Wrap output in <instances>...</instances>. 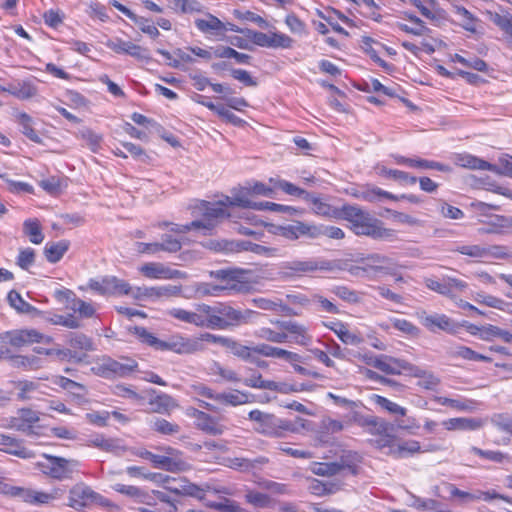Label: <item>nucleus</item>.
Here are the masks:
<instances>
[{
	"label": "nucleus",
	"instance_id": "1",
	"mask_svg": "<svg viewBox=\"0 0 512 512\" xmlns=\"http://www.w3.org/2000/svg\"><path fill=\"white\" fill-rule=\"evenodd\" d=\"M341 217L350 223L357 236H368L376 240H393L396 232L383 226V222L357 205H343Z\"/></svg>",
	"mask_w": 512,
	"mask_h": 512
},
{
	"label": "nucleus",
	"instance_id": "2",
	"mask_svg": "<svg viewBox=\"0 0 512 512\" xmlns=\"http://www.w3.org/2000/svg\"><path fill=\"white\" fill-rule=\"evenodd\" d=\"M207 311L209 312L211 329L220 330L247 324L256 314L253 310L235 309L231 305L222 302L208 305Z\"/></svg>",
	"mask_w": 512,
	"mask_h": 512
},
{
	"label": "nucleus",
	"instance_id": "3",
	"mask_svg": "<svg viewBox=\"0 0 512 512\" xmlns=\"http://www.w3.org/2000/svg\"><path fill=\"white\" fill-rule=\"evenodd\" d=\"M249 420L255 422L254 430L268 437H284L288 432L298 431L295 424L289 420L276 417L274 414L262 412L258 409L252 410L248 414Z\"/></svg>",
	"mask_w": 512,
	"mask_h": 512
},
{
	"label": "nucleus",
	"instance_id": "4",
	"mask_svg": "<svg viewBox=\"0 0 512 512\" xmlns=\"http://www.w3.org/2000/svg\"><path fill=\"white\" fill-rule=\"evenodd\" d=\"M367 364L389 375H419L418 366L399 358L387 355L370 357Z\"/></svg>",
	"mask_w": 512,
	"mask_h": 512
},
{
	"label": "nucleus",
	"instance_id": "5",
	"mask_svg": "<svg viewBox=\"0 0 512 512\" xmlns=\"http://www.w3.org/2000/svg\"><path fill=\"white\" fill-rule=\"evenodd\" d=\"M50 340V337H45L36 329H16L0 334V343L10 344L14 349L33 343L49 342Z\"/></svg>",
	"mask_w": 512,
	"mask_h": 512
},
{
	"label": "nucleus",
	"instance_id": "6",
	"mask_svg": "<svg viewBox=\"0 0 512 512\" xmlns=\"http://www.w3.org/2000/svg\"><path fill=\"white\" fill-rule=\"evenodd\" d=\"M226 205H229L227 198L225 201L218 202L202 201L198 208L203 216V219L197 220L198 222L202 223V225H200V229L212 231L220 220L229 217L230 214L225 209Z\"/></svg>",
	"mask_w": 512,
	"mask_h": 512
},
{
	"label": "nucleus",
	"instance_id": "7",
	"mask_svg": "<svg viewBox=\"0 0 512 512\" xmlns=\"http://www.w3.org/2000/svg\"><path fill=\"white\" fill-rule=\"evenodd\" d=\"M283 268L294 273H312L317 270L331 272L341 269V263L339 260L326 259L294 260L286 262Z\"/></svg>",
	"mask_w": 512,
	"mask_h": 512
},
{
	"label": "nucleus",
	"instance_id": "8",
	"mask_svg": "<svg viewBox=\"0 0 512 512\" xmlns=\"http://www.w3.org/2000/svg\"><path fill=\"white\" fill-rule=\"evenodd\" d=\"M77 461L68 460L62 457L46 456L45 462H39L40 470L47 476L63 480L71 477L72 467L77 466Z\"/></svg>",
	"mask_w": 512,
	"mask_h": 512
},
{
	"label": "nucleus",
	"instance_id": "9",
	"mask_svg": "<svg viewBox=\"0 0 512 512\" xmlns=\"http://www.w3.org/2000/svg\"><path fill=\"white\" fill-rule=\"evenodd\" d=\"M207 308V304H197L194 311H188L182 308H173L169 311V315L181 322L193 324L201 328L211 329Z\"/></svg>",
	"mask_w": 512,
	"mask_h": 512
},
{
	"label": "nucleus",
	"instance_id": "10",
	"mask_svg": "<svg viewBox=\"0 0 512 512\" xmlns=\"http://www.w3.org/2000/svg\"><path fill=\"white\" fill-rule=\"evenodd\" d=\"M416 315L420 323L432 333L444 331L453 334L458 330V325L445 314H428L425 310H420Z\"/></svg>",
	"mask_w": 512,
	"mask_h": 512
},
{
	"label": "nucleus",
	"instance_id": "11",
	"mask_svg": "<svg viewBox=\"0 0 512 512\" xmlns=\"http://www.w3.org/2000/svg\"><path fill=\"white\" fill-rule=\"evenodd\" d=\"M88 287L100 295H129L131 286L115 276H106L101 280L90 279Z\"/></svg>",
	"mask_w": 512,
	"mask_h": 512
},
{
	"label": "nucleus",
	"instance_id": "12",
	"mask_svg": "<svg viewBox=\"0 0 512 512\" xmlns=\"http://www.w3.org/2000/svg\"><path fill=\"white\" fill-rule=\"evenodd\" d=\"M137 362L127 360L125 363L118 362L112 358H104L97 366V374L104 378L126 377L135 371Z\"/></svg>",
	"mask_w": 512,
	"mask_h": 512
},
{
	"label": "nucleus",
	"instance_id": "13",
	"mask_svg": "<svg viewBox=\"0 0 512 512\" xmlns=\"http://www.w3.org/2000/svg\"><path fill=\"white\" fill-rule=\"evenodd\" d=\"M243 275L242 270H219L218 277L223 280H228L225 286H213L211 290H205L204 293L216 295L218 291L230 290L236 293H247L251 286L248 283L241 282L240 278Z\"/></svg>",
	"mask_w": 512,
	"mask_h": 512
},
{
	"label": "nucleus",
	"instance_id": "14",
	"mask_svg": "<svg viewBox=\"0 0 512 512\" xmlns=\"http://www.w3.org/2000/svg\"><path fill=\"white\" fill-rule=\"evenodd\" d=\"M170 350L178 354H192L204 350V345L195 338L174 335L163 341L162 351Z\"/></svg>",
	"mask_w": 512,
	"mask_h": 512
},
{
	"label": "nucleus",
	"instance_id": "15",
	"mask_svg": "<svg viewBox=\"0 0 512 512\" xmlns=\"http://www.w3.org/2000/svg\"><path fill=\"white\" fill-rule=\"evenodd\" d=\"M360 262L367 266L369 273L395 275L399 267L392 258L379 253L369 254L362 258Z\"/></svg>",
	"mask_w": 512,
	"mask_h": 512
},
{
	"label": "nucleus",
	"instance_id": "16",
	"mask_svg": "<svg viewBox=\"0 0 512 512\" xmlns=\"http://www.w3.org/2000/svg\"><path fill=\"white\" fill-rule=\"evenodd\" d=\"M98 500H101V504H106L103 497L88 486L76 485L69 492V506L76 510H81L91 502Z\"/></svg>",
	"mask_w": 512,
	"mask_h": 512
},
{
	"label": "nucleus",
	"instance_id": "17",
	"mask_svg": "<svg viewBox=\"0 0 512 512\" xmlns=\"http://www.w3.org/2000/svg\"><path fill=\"white\" fill-rule=\"evenodd\" d=\"M106 46L117 54H127L141 61H150L149 50L120 38L108 40Z\"/></svg>",
	"mask_w": 512,
	"mask_h": 512
},
{
	"label": "nucleus",
	"instance_id": "18",
	"mask_svg": "<svg viewBox=\"0 0 512 512\" xmlns=\"http://www.w3.org/2000/svg\"><path fill=\"white\" fill-rule=\"evenodd\" d=\"M315 231V224L302 221H294L292 224L278 226L276 228L277 235L291 241L297 240L301 237L314 239Z\"/></svg>",
	"mask_w": 512,
	"mask_h": 512
},
{
	"label": "nucleus",
	"instance_id": "19",
	"mask_svg": "<svg viewBox=\"0 0 512 512\" xmlns=\"http://www.w3.org/2000/svg\"><path fill=\"white\" fill-rule=\"evenodd\" d=\"M59 491V489H54L52 492L47 493L30 488L18 487L15 497L22 499L28 504L38 506L48 504L51 501L58 499L60 495Z\"/></svg>",
	"mask_w": 512,
	"mask_h": 512
},
{
	"label": "nucleus",
	"instance_id": "20",
	"mask_svg": "<svg viewBox=\"0 0 512 512\" xmlns=\"http://www.w3.org/2000/svg\"><path fill=\"white\" fill-rule=\"evenodd\" d=\"M277 325L290 333L295 343L307 346L312 342V336L308 333L307 328L295 321H277Z\"/></svg>",
	"mask_w": 512,
	"mask_h": 512
},
{
	"label": "nucleus",
	"instance_id": "21",
	"mask_svg": "<svg viewBox=\"0 0 512 512\" xmlns=\"http://www.w3.org/2000/svg\"><path fill=\"white\" fill-rule=\"evenodd\" d=\"M353 196L367 202H378L381 201L382 199H389L393 201L399 200L397 195H394L388 191L382 190L381 188L372 185H367L365 187L357 189L353 193Z\"/></svg>",
	"mask_w": 512,
	"mask_h": 512
},
{
	"label": "nucleus",
	"instance_id": "22",
	"mask_svg": "<svg viewBox=\"0 0 512 512\" xmlns=\"http://www.w3.org/2000/svg\"><path fill=\"white\" fill-rule=\"evenodd\" d=\"M253 351H254V353H257L264 357H273V358L284 359L288 362H293V361L300 362L301 361V357L297 353H294V352H291V351H288V350H285V349H282L279 347H274V346H271L268 344H264V343L254 346Z\"/></svg>",
	"mask_w": 512,
	"mask_h": 512
},
{
	"label": "nucleus",
	"instance_id": "23",
	"mask_svg": "<svg viewBox=\"0 0 512 512\" xmlns=\"http://www.w3.org/2000/svg\"><path fill=\"white\" fill-rule=\"evenodd\" d=\"M140 272L152 279H173L180 276V271L165 267L161 263H146L140 267Z\"/></svg>",
	"mask_w": 512,
	"mask_h": 512
},
{
	"label": "nucleus",
	"instance_id": "24",
	"mask_svg": "<svg viewBox=\"0 0 512 512\" xmlns=\"http://www.w3.org/2000/svg\"><path fill=\"white\" fill-rule=\"evenodd\" d=\"M0 445L4 446L3 451L23 459L34 457L33 451L23 446L22 442L11 436L0 434Z\"/></svg>",
	"mask_w": 512,
	"mask_h": 512
},
{
	"label": "nucleus",
	"instance_id": "25",
	"mask_svg": "<svg viewBox=\"0 0 512 512\" xmlns=\"http://www.w3.org/2000/svg\"><path fill=\"white\" fill-rule=\"evenodd\" d=\"M457 166L468 168L472 170H487L491 172H498V167L485 160L479 159L470 154H457L454 158Z\"/></svg>",
	"mask_w": 512,
	"mask_h": 512
},
{
	"label": "nucleus",
	"instance_id": "26",
	"mask_svg": "<svg viewBox=\"0 0 512 512\" xmlns=\"http://www.w3.org/2000/svg\"><path fill=\"white\" fill-rule=\"evenodd\" d=\"M194 417L196 419L197 427L205 433L216 436L221 435L224 432L225 427L211 415L203 411L195 410Z\"/></svg>",
	"mask_w": 512,
	"mask_h": 512
},
{
	"label": "nucleus",
	"instance_id": "27",
	"mask_svg": "<svg viewBox=\"0 0 512 512\" xmlns=\"http://www.w3.org/2000/svg\"><path fill=\"white\" fill-rule=\"evenodd\" d=\"M229 467L239 470L241 472H251L261 469L264 465L269 463V459L265 456H258L254 459L244 457H234L229 460Z\"/></svg>",
	"mask_w": 512,
	"mask_h": 512
},
{
	"label": "nucleus",
	"instance_id": "28",
	"mask_svg": "<svg viewBox=\"0 0 512 512\" xmlns=\"http://www.w3.org/2000/svg\"><path fill=\"white\" fill-rule=\"evenodd\" d=\"M39 421L38 412L30 408H22L18 410V416L11 419V427L25 431Z\"/></svg>",
	"mask_w": 512,
	"mask_h": 512
},
{
	"label": "nucleus",
	"instance_id": "29",
	"mask_svg": "<svg viewBox=\"0 0 512 512\" xmlns=\"http://www.w3.org/2000/svg\"><path fill=\"white\" fill-rule=\"evenodd\" d=\"M230 206H237L242 208H251L258 211L269 210L272 211L273 202L269 201H252L245 194L240 193L230 198L227 197Z\"/></svg>",
	"mask_w": 512,
	"mask_h": 512
},
{
	"label": "nucleus",
	"instance_id": "30",
	"mask_svg": "<svg viewBox=\"0 0 512 512\" xmlns=\"http://www.w3.org/2000/svg\"><path fill=\"white\" fill-rule=\"evenodd\" d=\"M90 442L94 447L114 453L117 456H121L127 450V447L123 446L119 439L105 438L103 435H96Z\"/></svg>",
	"mask_w": 512,
	"mask_h": 512
},
{
	"label": "nucleus",
	"instance_id": "31",
	"mask_svg": "<svg viewBox=\"0 0 512 512\" xmlns=\"http://www.w3.org/2000/svg\"><path fill=\"white\" fill-rule=\"evenodd\" d=\"M442 425L447 430L473 431L479 429L482 425V422L481 420L475 418L458 417L445 420L443 421Z\"/></svg>",
	"mask_w": 512,
	"mask_h": 512
},
{
	"label": "nucleus",
	"instance_id": "32",
	"mask_svg": "<svg viewBox=\"0 0 512 512\" xmlns=\"http://www.w3.org/2000/svg\"><path fill=\"white\" fill-rule=\"evenodd\" d=\"M150 461L156 468L164 469L170 472L182 471L185 469L186 463L180 459L165 455H157L152 453Z\"/></svg>",
	"mask_w": 512,
	"mask_h": 512
},
{
	"label": "nucleus",
	"instance_id": "33",
	"mask_svg": "<svg viewBox=\"0 0 512 512\" xmlns=\"http://www.w3.org/2000/svg\"><path fill=\"white\" fill-rule=\"evenodd\" d=\"M69 241L60 240L58 242H48L44 247V255L48 262H59L69 249Z\"/></svg>",
	"mask_w": 512,
	"mask_h": 512
},
{
	"label": "nucleus",
	"instance_id": "34",
	"mask_svg": "<svg viewBox=\"0 0 512 512\" xmlns=\"http://www.w3.org/2000/svg\"><path fill=\"white\" fill-rule=\"evenodd\" d=\"M195 26L203 33L223 34L226 31V25L212 14H208L207 19H196Z\"/></svg>",
	"mask_w": 512,
	"mask_h": 512
},
{
	"label": "nucleus",
	"instance_id": "35",
	"mask_svg": "<svg viewBox=\"0 0 512 512\" xmlns=\"http://www.w3.org/2000/svg\"><path fill=\"white\" fill-rule=\"evenodd\" d=\"M44 359L35 355H20L18 354L14 360L13 368L22 369L25 371L38 370L44 366Z\"/></svg>",
	"mask_w": 512,
	"mask_h": 512
},
{
	"label": "nucleus",
	"instance_id": "36",
	"mask_svg": "<svg viewBox=\"0 0 512 512\" xmlns=\"http://www.w3.org/2000/svg\"><path fill=\"white\" fill-rule=\"evenodd\" d=\"M346 465L344 461L341 462H329V463H320L315 462L311 466V471L313 474L318 476H333L342 471ZM347 467L351 468V466L347 465Z\"/></svg>",
	"mask_w": 512,
	"mask_h": 512
},
{
	"label": "nucleus",
	"instance_id": "37",
	"mask_svg": "<svg viewBox=\"0 0 512 512\" xmlns=\"http://www.w3.org/2000/svg\"><path fill=\"white\" fill-rule=\"evenodd\" d=\"M16 120L21 127V132L35 143H41L42 140L33 128V119L30 115L25 112H18L16 114Z\"/></svg>",
	"mask_w": 512,
	"mask_h": 512
},
{
	"label": "nucleus",
	"instance_id": "38",
	"mask_svg": "<svg viewBox=\"0 0 512 512\" xmlns=\"http://www.w3.org/2000/svg\"><path fill=\"white\" fill-rule=\"evenodd\" d=\"M215 58H234L239 64H250L252 57L245 53H240L228 46H217L213 48Z\"/></svg>",
	"mask_w": 512,
	"mask_h": 512
},
{
	"label": "nucleus",
	"instance_id": "39",
	"mask_svg": "<svg viewBox=\"0 0 512 512\" xmlns=\"http://www.w3.org/2000/svg\"><path fill=\"white\" fill-rule=\"evenodd\" d=\"M9 305L17 312L23 314H33L38 312L37 308L26 302L20 293L16 290H11L7 295Z\"/></svg>",
	"mask_w": 512,
	"mask_h": 512
},
{
	"label": "nucleus",
	"instance_id": "40",
	"mask_svg": "<svg viewBox=\"0 0 512 512\" xmlns=\"http://www.w3.org/2000/svg\"><path fill=\"white\" fill-rule=\"evenodd\" d=\"M43 385L39 382L35 381H19L17 383V388L19 389V393L17 395V398L21 401L30 400L33 398H36V393H42L41 387Z\"/></svg>",
	"mask_w": 512,
	"mask_h": 512
},
{
	"label": "nucleus",
	"instance_id": "41",
	"mask_svg": "<svg viewBox=\"0 0 512 512\" xmlns=\"http://www.w3.org/2000/svg\"><path fill=\"white\" fill-rule=\"evenodd\" d=\"M7 93L17 97L21 100H26L34 97L37 93V89L30 82H21L15 85H9L6 87Z\"/></svg>",
	"mask_w": 512,
	"mask_h": 512
},
{
	"label": "nucleus",
	"instance_id": "42",
	"mask_svg": "<svg viewBox=\"0 0 512 512\" xmlns=\"http://www.w3.org/2000/svg\"><path fill=\"white\" fill-rule=\"evenodd\" d=\"M269 183L273 184L275 189H280L291 196L301 197L302 199H304L305 196H309L308 191L280 178L271 177Z\"/></svg>",
	"mask_w": 512,
	"mask_h": 512
},
{
	"label": "nucleus",
	"instance_id": "43",
	"mask_svg": "<svg viewBox=\"0 0 512 512\" xmlns=\"http://www.w3.org/2000/svg\"><path fill=\"white\" fill-rule=\"evenodd\" d=\"M224 348L229 350L234 356L244 361L250 360L251 354L254 352L253 347L243 345L231 337H228Z\"/></svg>",
	"mask_w": 512,
	"mask_h": 512
},
{
	"label": "nucleus",
	"instance_id": "44",
	"mask_svg": "<svg viewBox=\"0 0 512 512\" xmlns=\"http://www.w3.org/2000/svg\"><path fill=\"white\" fill-rule=\"evenodd\" d=\"M489 20L499 27L510 39H512V16L486 11Z\"/></svg>",
	"mask_w": 512,
	"mask_h": 512
},
{
	"label": "nucleus",
	"instance_id": "45",
	"mask_svg": "<svg viewBox=\"0 0 512 512\" xmlns=\"http://www.w3.org/2000/svg\"><path fill=\"white\" fill-rule=\"evenodd\" d=\"M420 450L421 446L418 441L408 440L400 444H395V447L391 450V456L394 458H403L418 453Z\"/></svg>",
	"mask_w": 512,
	"mask_h": 512
},
{
	"label": "nucleus",
	"instance_id": "46",
	"mask_svg": "<svg viewBox=\"0 0 512 512\" xmlns=\"http://www.w3.org/2000/svg\"><path fill=\"white\" fill-rule=\"evenodd\" d=\"M378 174L380 176L390 178L395 181L409 185H414L417 182V178L415 176H411L407 172L401 170L388 169L384 166L378 169Z\"/></svg>",
	"mask_w": 512,
	"mask_h": 512
},
{
	"label": "nucleus",
	"instance_id": "47",
	"mask_svg": "<svg viewBox=\"0 0 512 512\" xmlns=\"http://www.w3.org/2000/svg\"><path fill=\"white\" fill-rule=\"evenodd\" d=\"M334 324L336 327H331V330L334 331V333L344 344L358 345L361 343V337L351 333L344 323L337 321Z\"/></svg>",
	"mask_w": 512,
	"mask_h": 512
},
{
	"label": "nucleus",
	"instance_id": "48",
	"mask_svg": "<svg viewBox=\"0 0 512 512\" xmlns=\"http://www.w3.org/2000/svg\"><path fill=\"white\" fill-rule=\"evenodd\" d=\"M396 436L394 430H390L389 433H385L383 436H379L374 439L368 440L369 444L378 450L388 449L385 453L391 456V450L395 447Z\"/></svg>",
	"mask_w": 512,
	"mask_h": 512
},
{
	"label": "nucleus",
	"instance_id": "49",
	"mask_svg": "<svg viewBox=\"0 0 512 512\" xmlns=\"http://www.w3.org/2000/svg\"><path fill=\"white\" fill-rule=\"evenodd\" d=\"M237 244L238 246L235 252L250 251L257 255L274 256L277 251L276 248L266 247L250 241H237Z\"/></svg>",
	"mask_w": 512,
	"mask_h": 512
},
{
	"label": "nucleus",
	"instance_id": "50",
	"mask_svg": "<svg viewBox=\"0 0 512 512\" xmlns=\"http://www.w3.org/2000/svg\"><path fill=\"white\" fill-rule=\"evenodd\" d=\"M24 233L33 244H40L44 239L40 223L37 219H28L23 223Z\"/></svg>",
	"mask_w": 512,
	"mask_h": 512
},
{
	"label": "nucleus",
	"instance_id": "51",
	"mask_svg": "<svg viewBox=\"0 0 512 512\" xmlns=\"http://www.w3.org/2000/svg\"><path fill=\"white\" fill-rule=\"evenodd\" d=\"M217 402L230 406L242 405L248 402V394L240 391L218 393Z\"/></svg>",
	"mask_w": 512,
	"mask_h": 512
},
{
	"label": "nucleus",
	"instance_id": "52",
	"mask_svg": "<svg viewBox=\"0 0 512 512\" xmlns=\"http://www.w3.org/2000/svg\"><path fill=\"white\" fill-rule=\"evenodd\" d=\"M304 200L312 205V210L317 215L331 216L333 207L324 202L317 194L309 192V196H305Z\"/></svg>",
	"mask_w": 512,
	"mask_h": 512
},
{
	"label": "nucleus",
	"instance_id": "53",
	"mask_svg": "<svg viewBox=\"0 0 512 512\" xmlns=\"http://www.w3.org/2000/svg\"><path fill=\"white\" fill-rule=\"evenodd\" d=\"M330 292L333 293L338 298L342 299L348 303H359L361 300L360 293L358 291L352 290L344 285H336L330 289Z\"/></svg>",
	"mask_w": 512,
	"mask_h": 512
},
{
	"label": "nucleus",
	"instance_id": "54",
	"mask_svg": "<svg viewBox=\"0 0 512 512\" xmlns=\"http://www.w3.org/2000/svg\"><path fill=\"white\" fill-rule=\"evenodd\" d=\"M454 13L462 18L461 26L466 31L475 33L477 18L464 6L456 5L453 7Z\"/></svg>",
	"mask_w": 512,
	"mask_h": 512
},
{
	"label": "nucleus",
	"instance_id": "55",
	"mask_svg": "<svg viewBox=\"0 0 512 512\" xmlns=\"http://www.w3.org/2000/svg\"><path fill=\"white\" fill-rule=\"evenodd\" d=\"M151 429L162 435H174L180 432L178 424L171 423L162 418H155L151 421Z\"/></svg>",
	"mask_w": 512,
	"mask_h": 512
},
{
	"label": "nucleus",
	"instance_id": "56",
	"mask_svg": "<svg viewBox=\"0 0 512 512\" xmlns=\"http://www.w3.org/2000/svg\"><path fill=\"white\" fill-rule=\"evenodd\" d=\"M309 489L314 495L324 496L337 492L339 490V485L333 482H322L317 479H313L310 483Z\"/></svg>",
	"mask_w": 512,
	"mask_h": 512
},
{
	"label": "nucleus",
	"instance_id": "57",
	"mask_svg": "<svg viewBox=\"0 0 512 512\" xmlns=\"http://www.w3.org/2000/svg\"><path fill=\"white\" fill-rule=\"evenodd\" d=\"M255 336L273 343H285L288 338L286 333L277 332L268 327H262L257 330Z\"/></svg>",
	"mask_w": 512,
	"mask_h": 512
},
{
	"label": "nucleus",
	"instance_id": "58",
	"mask_svg": "<svg viewBox=\"0 0 512 512\" xmlns=\"http://www.w3.org/2000/svg\"><path fill=\"white\" fill-rule=\"evenodd\" d=\"M134 332L141 342L162 351L163 340L158 339L144 327H135Z\"/></svg>",
	"mask_w": 512,
	"mask_h": 512
},
{
	"label": "nucleus",
	"instance_id": "59",
	"mask_svg": "<svg viewBox=\"0 0 512 512\" xmlns=\"http://www.w3.org/2000/svg\"><path fill=\"white\" fill-rule=\"evenodd\" d=\"M68 344L72 348L84 351H91L94 349L92 340L82 333H71L69 335Z\"/></svg>",
	"mask_w": 512,
	"mask_h": 512
},
{
	"label": "nucleus",
	"instance_id": "60",
	"mask_svg": "<svg viewBox=\"0 0 512 512\" xmlns=\"http://www.w3.org/2000/svg\"><path fill=\"white\" fill-rule=\"evenodd\" d=\"M150 403L153 406L154 411L157 413H166L176 406L174 399L167 394L156 396Z\"/></svg>",
	"mask_w": 512,
	"mask_h": 512
},
{
	"label": "nucleus",
	"instance_id": "61",
	"mask_svg": "<svg viewBox=\"0 0 512 512\" xmlns=\"http://www.w3.org/2000/svg\"><path fill=\"white\" fill-rule=\"evenodd\" d=\"M315 230L314 239H317L321 236H326L331 239L339 240L345 237L344 231L336 226L315 225Z\"/></svg>",
	"mask_w": 512,
	"mask_h": 512
},
{
	"label": "nucleus",
	"instance_id": "62",
	"mask_svg": "<svg viewBox=\"0 0 512 512\" xmlns=\"http://www.w3.org/2000/svg\"><path fill=\"white\" fill-rule=\"evenodd\" d=\"M245 500L247 503L259 508L268 507L271 503V499L268 494L257 492L254 490L247 491V493L245 494Z\"/></svg>",
	"mask_w": 512,
	"mask_h": 512
},
{
	"label": "nucleus",
	"instance_id": "63",
	"mask_svg": "<svg viewBox=\"0 0 512 512\" xmlns=\"http://www.w3.org/2000/svg\"><path fill=\"white\" fill-rule=\"evenodd\" d=\"M392 325L395 329L401 331L402 333L411 336L418 337L420 335V329L415 326L412 322L406 319L393 318L391 319Z\"/></svg>",
	"mask_w": 512,
	"mask_h": 512
},
{
	"label": "nucleus",
	"instance_id": "64",
	"mask_svg": "<svg viewBox=\"0 0 512 512\" xmlns=\"http://www.w3.org/2000/svg\"><path fill=\"white\" fill-rule=\"evenodd\" d=\"M131 21H133L143 33L152 38H156L160 35L157 27L147 18L135 14V17H132Z\"/></svg>",
	"mask_w": 512,
	"mask_h": 512
}]
</instances>
